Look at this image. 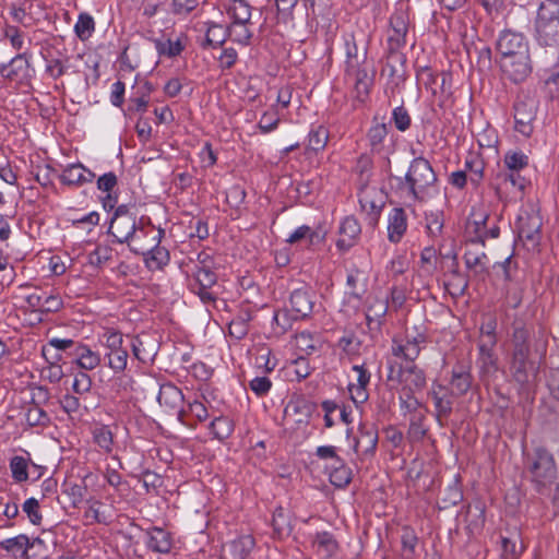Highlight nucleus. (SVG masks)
Instances as JSON below:
<instances>
[{
    "label": "nucleus",
    "mask_w": 559,
    "mask_h": 559,
    "mask_svg": "<svg viewBox=\"0 0 559 559\" xmlns=\"http://www.w3.org/2000/svg\"><path fill=\"white\" fill-rule=\"evenodd\" d=\"M156 49L159 55L167 56L169 58H174L179 56L183 49L185 45L180 38L176 40L167 39L165 41L158 40L156 43Z\"/></svg>",
    "instance_id": "obj_54"
},
{
    "label": "nucleus",
    "mask_w": 559,
    "mask_h": 559,
    "mask_svg": "<svg viewBox=\"0 0 559 559\" xmlns=\"http://www.w3.org/2000/svg\"><path fill=\"white\" fill-rule=\"evenodd\" d=\"M157 402L164 407L165 412L175 413L180 421H185L187 412L183 408V394L179 388L173 383L162 384L159 386Z\"/></svg>",
    "instance_id": "obj_14"
},
{
    "label": "nucleus",
    "mask_w": 559,
    "mask_h": 559,
    "mask_svg": "<svg viewBox=\"0 0 559 559\" xmlns=\"http://www.w3.org/2000/svg\"><path fill=\"white\" fill-rule=\"evenodd\" d=\"M535 39L538 45L559 49V4L540 3L535 19Z\"/></svg>",
    "instance_id": "obj_5"
},
{
    "label": "nucleus",
    "mask_w": 559,
    "mask_h": 559,
    "mask_svg": "<svg viewBox=\"0 0 559 559\" xmlns=\"http://www.w3.org/2000/svg\"><path fill=\"white\" fill-rule=\"evenodd\" d=\"M22 511L27 515L29 522L34 525H38L41 522V513L39 511L38 500L35 498H28L22 504Z\"/></svg>",
    "instance_id": "obj_61"
},
{
    "label": "nucleus",
    "mask_w": 559,
    "mask_h": 559,
    "mask_svg": "<svg viewBox=\"0 0 559 559\" xmlns=\"http://www.w3.org/2000/svg\"><path fill=\"white\" fill-rule=\"evenodd\" d=\"M407 32L408 20L406 13L403 11H395L390 17L388 47L392 50L403 48L406 45Z\"/></svg>",
    "instance_id": "obj_17"
},
{
    "label": "nucleus",
    "mask_w": 559,
    "mask_h": 559,
    "mask_svg": "<svg viewBox=\"0 0 559 559\" xmlns=\"http://www.w3.org/2000/svg\"><path fill=\"white\" fill-rule=\"evenodd\" d=\"M255 546L252 535H239L235 539L223 545V552L227 559H246Z\"/></svg>",
    "instance_id": "obj_24"
},
{
    "label": "nucleus",
    "mask_w": 559,
    "mask_h": 559,
    "mask_svg": "<svg viewBox=\"0 0 559 559\" xmlns=\"http://www.w3.org/2000/svg\"><path fill=\"white\" fill-rule=\"evenodd\" d=\"M147 548L154 552L167 554L173 547L171 536L160 527H153L147 532Z\"/></svg>",
    "instance_id": "obj_31"
},
{
    "label": "nucleus",
    "mask_w": 559,
    "mask_h": 559,
    "mask_svg": "<svg viewBox=\"0 0 559 559\" xmlns=\"http://www.w3.org/2000/svg\"><path fill=\"white\" fill-rule=\"evenodd\" d=\"M27 460L23 456H14L10 461V469L15 481L22 483L27 480Z\"/></svg>",
    "instance_id": "obj_57"
},
{
    "label": "nucleus",
    "mask_w": 559,
    "mask_h": 559,
    "mask_svg": "<svg viewBox=\"0 0 559 559\" xmlns=\"http://www.w3.org/2000/svg\"><path fill=\"white\" fill-rule=\"evenodd\" d=\"M276 19L278 23H293L295 12L299 11V0H275Z\"/></svg>",
    "instance_id": "obj_39"
},
{
    "label": "nucleus",
    "mask_w": 559,
    "mask_h": 559,
    "mask_svg": "<svg viewBox=\"0 0 559 559\" xmlns=\"http://www.w3.org/2000/svg\"><path fill=\"white\" fill-rule=\"evenodd\" d=\"M502 557L503 559H518L522 551V546H518L515 538L501 537Z\"/></svg>",
    "instance_id": "obj_64"
},
{
    "label": "nucleus",
    "mask_w": 559,
    "mask_h": 559,
    "mask_svg": "<svg viewBox=\"0 0 559 559\" xmlns=\"http://www.w3.org/2000/svg\"><path fill=\"white\" fill-rule=\"evenodd\" d=\"M372 193H376V189L370 190L368 187H361L359 192V204L365 212L373 214L377 218L382 210L383 202L381 200L377 202L372 198Z\"/></svg>",
    "instance_id": "obj_43"
},
{
    "label": "nucleus",
    "mask_w": 559,
    "mask_h": 559,
    "mask_svg": "<svg viewBox=\"0 0 559 559\" xmlns=\"http://www.w3.org/2000/svg\"><path fill=\"white\" fill-rule=\"evenodd\" d=\"M407 214L403 207H393L388 216V240L399 243L407 230Z\"/></svg>",
    "instance_id": "obj_23"
},
{
    "label": "nucleus",
    "mask_w": 559,
    "mask_h": 559,
    "mask_svg": "<svg viewBox=\"0 0 559 559\" xmlns=\"http://www.w3.org/2000/svg\"><path fill=\"white\" fill-rule=\"evenodd\" d=\"M192 281L189 284L191 292L200 297L204 304L214 302L216 297L211 288L217 283L215 269L189 270Z\"/></svg>",
    "instance_id": "obj_13"
},
{
    "label": "nucleus",
    "mask_w": 559,
    "mask_h": 559,
    "mask_svg": "<svg viewBox=\"0 0 559 559\" xmlns=\"http://www.w3.org/2000/svg\"><path fill=\"white\" fill-rule=\"evenodd\" d=\"M531 332L524 324L513 326L512 353L510 372L514 381L526 384L534 370V361L531 359Z\"/></svg>",
    "instance_id": "obj_3"
},
{
    "label": "nucleus",
    "mask_w": 559,
    "mask_h": 559,
    "mask_svg": "<svg viewBox=\"0 0 559 559\" xmlns=\"http://www.w3.org/2000/svg\"><path fill=\"white\" fill-rule=\"evenodd\" d=\"M187 414L185 415V421H181L182 424L193 427L194 424H191L189 421V418H195L197 421H204L209 417V412L204 404L199 401H193L188 403V408L186 409Z\"/></svg>",
    "instance_id": "obj_51"
},
{
    "label": "nucleus",
    "mask_w": 559,
    "mask_h": 559,
    "mask_svg": "<svg viewBox=\"0 0 559 559\" xmlns=\"http://www.w3.org/2000/svg\"><path fill=\"white\" fill-rule=\"evenodd\" d=\"M328 468L330 469V481L335 487L343 488L350 483L352 471L346 466L343 459L336 463H331Z\"/></svg>",
    "instance_id": "obj_36"
},
{
    "label": "nucleus",
    "mask_w": 559,
    "mask_h": 559,
    "mask_svg": "<svg viewBox=\"0 0 559 559\" xmlns=\"http://www.w3.org/2000/svg\"><path fill=\"white\" fill-rule=\"evenodd\" d=\"M513 110L514 130L523 136L530 138L534 132V122L536 120V100L528 96L518 98L514 102Z\"/></svg>",
    "instance_id": "obj_10"
},
{
    "label": "nucleus",
    "mask_w": 559,
    "mask_h": 559,
    "mask_svg": "<svg viewBox=\"0 0 559 559\" xmlns=\"http://www.w3.org/2000/svg\"><path fill=\"white\" fill-rule=\"evenodd\" d=\"M542 217L538 213H525L518 218L519 237L532 249H536L540 242Z\"/></svg>",
    "instance_id": "obj_15"
},
{
    "label": "nucleus",
    "mask_w": 559,
    "mask_h": 559,
    "mask_svg": "<svg viewBox=\"0 0 559 559\" xmlns=\"http://www.w3.org/2000/svg\"><path fill=\"white\" fill-rule=\"evenodd\" d=\"M454 396L452 392L441 384L432 388L431 397L439 420L448 418L452 413Z\"/></svg>",
    "instance_id": "obj_25"
},
{
    "label": "nucleus",
    "mask_w": 559,
    "mask_h": 559,
    "mask_svg": "<svg viewBox=\"0 0 559 559\" xmlns=\"http://www.w3.org/2000/svg\"><path fill=\"white\" fill-rule=\"evenodd\" d=\"M465 168L469 170V181L475 187H478L484 178V163L478 158L465 160Z\"/></svg>",
    "instance_id": "obj_58"
},
{
    "label": "nucleus",
    "mask_w": 559,
    "mask_h": 559,
    "mask_svg": "<svg viewBox=\"0 0 559 559\" xmlns=\"http://www.w3.org/2000/svg\"><path fill=\"white\" fill-rule=\"evenodd\" d=\"M346 286L350 297L360 300L367 292L368 278L364 271L357 266L347 270Z\"/></svg>",
    "instance_id": "obj_29"
},
{
    "label": "nucleus",
    "mask_w": 559,
    "mask_h": 559,
    "mask_svg": "<svg viewBox=\"0 0 559 559\" xmlns=\"http://www.w3.org/2000/svg\"><path fill=\"white\" fill-rule=\"evenodd\" d=\"M500 68L503 74L513 83L524 82L533 70L530 51L501 57Z\"/></svg>",
    "instance_id": "obj_11"
},
{
    "label": "nucleus",
    "mask_w": 559,
    "mask_h": 559,
    "mask_svg": "<svg viewBox=\"0 0 559 559\" xmlns=\"http://www.w3.org/2000/svg\"><path fill=\"white\" fill-rule=\"evenodd\" d=\"M313 408L314 406L312 403L302 397H297L290 400L286 404L284 408V416L286 418H292L295 423L298 424L305 423L310 418Z\"/></svg>",
    "instance_id": "obj_28"
},
{
    "label": "nucleus",
    "mask_w": 559,
    "mask_h": 559,
    "mask_svg": "<svg viewBox=\"0 0 559 559\" xmlns=\"http://www.w3.org/2000/svg\"><path fill=\"white\" fill-rule=\"evenodd\" d=\"M490 221L489 213L483 207H473L467 219L466 233L473 243L485 246L487 239H496L500 235V227L497 223L488 225Z\"/></svg>",
    "instance_id": "obj_8"
},
{
    "label": "nucleus",
    "mask_w": 559,
    "mask_h": 559,
    "mask_svg": "<svg viewBox=\"0 0 559 559\" xmlns=\"http://www.w3.org/2000/svg\"><path fill=\"white\" fill-rule=\"evenodd\" d=\"M94 442L105 452L109 453L114 445V436L111 430L106 426L95 427L93 429Z\"/></svg>",
    "instance_id": "obj_50"
},
{
    "label": "nucleus",
    "mask_w": 559,
    "mask_h": 559,
    "mask_svg": "<svg viewBox=\"0 0 559 559\" xmlns=\"http://www.w3.org/2000/svg\"><path fill=\"white\" fill-rule=\"evenodd\" d=\"M392 189L405 204L426 202L436 189L437 175L428 159L415 157L404 177H392Z\"/></svg>",
    "instance_id": "obj_2"
},
{
    "label": "nucleus",
    "mask_w": 559,
    "mask_h": 559,
    "mask_svg": "<svg viewBox=\"0 0 559 559\" xmlns=\"http://www.w3.org/2000/svg\"><path fill=\"white\" fill-rule=\"evenodd\" d=\"M425 419V413L420 412L417 414L409 415V427L407 431V438L412 442L421 441L426 433L427 428H425L423 421Z\"/></svg>",
    "instance_id": "obj_45"
},
{
    "label": "nucleus",
    "mask_w": 559,
    "mask_h": 559,
    "mask_svg": "<svg viewBox=\"0 0 559 559\" xmlns=\"http://www.w3.org/2000/svg\"><path fill=\"white\" fill-rule=\"evenodd\" d=\"M272 526L278 538L289 536L293 531L292 512L283 507H277L273 512Z\"/></svg>",
    "instance_id": "obj_32"
},
{
    "label": "nucleus",
    "mask_w": 559,
    "mask_h": 559,
    "mask_svg": "<svg viewBox=\"0 0 559 559\" xmlns=\"http://www.w3.org/2000/svg\"><path fill=\"white\" fill-rule=\"evenodd\" d=\"M337 346L347 355H358L361 341L354 332L346 331L343 336L340 337Z\"/></svg>",
    "instance_id": "obj_49"
},
{
    "label": "nucleus",
    "mask_w": 559,
    "mask_h": 559,
    "mask_svg": "<svg viewBox=\"0 0 559 559\" xmlns=\"http://www.w3.org/2000/svg\"><path fill=\"white\" fill-rule=\"evenodd\" d=\"M426 231L429 237L436 238L441 235L444 218L443 211H431L425 214Z\"/></svg>",
    "instance_id": "obj_47"
},
{
    "label": "nucleus",
    "mask_w": 559,
    "mask_h": 559,
    "mask_svg": "<svg viewBox=\"0 0 559 559\" xmlns=\"http://www.w3.org/2000/svg\"><path fill=\"white\" fill-rule=\"evenodd\" d=\"M372 160L367 155H361L356 163L355 173L358 175L361 187H367L371 178Z\"/></svg>",
    "instance_id": "obj_53"
},
{
    "label": "nucleus",
    "mask_w": 559,
    "mask_h": 559,
    "mask_svg": "<svg viewBox=\"0 0 559 559\" xmlns=\"http://www.w3.org/2000/svg\"><path fill=\"white\" fill-rule=\"evenodd\" d=\"M487 255L485 252L479 254L472 253L469 251L465 252L464 261L468 269L474 270L475 274H488V267L486 266L485 260Z\"/></svg>",
    "instance_id": "obj_55"
},
{
    "label": "nucleus",
    "mask_w": 559,
    "mask_h": 559,
    "mask_svg": "<svg viewBox=\"0 0 559 559\" xmlns=\"http://www.w3.org/2000/svg\"><path fill=\"white\" fill-rule=\"evenodd\" d=\"M528 478L537 492H543L557 478V464L552 453L544 447H537L525 456Z\"/></svg>",
    "instance_id": "obj_4"
},
{
    "label": "nucleus",
    "mask_w": 559,
    "mask_h": 559,
    "mask_svg": "<svg viewBox=\"0 0 559 559\" xmlns=\"http://www.w3.org/2000/svg\"><path fill=\"white\" fill-rule=\"evenodd\" d=\"M392 121L399 131L404 132L411 127L412 118L404 106H399L392 111Z\"/></svg>",
    "instance_id": "obj_60"
},
{
    "label": "nucleus",
    "mask_w": 559,
    "mask_h": 559,
    "mask_svg": "<svg viewBox=\"0 0 559 559\" xmlns=\"http://www.w3.org/2000/svg\"><path fill=\"white\" fill-rule=\"evenodd\" d=\"M425 342L423 334L405 337H393L391 354L394 358L404 359L408 364L402 366L396 360L388 359V381L397 383L405 392H420L426 386L425 372L414 361L420 354V344Z\"/></svg>",
    "instance_id": "obj_1"
},
{
    "label": "nucleus",
    "mask_w": 559,
    "mask_h": 559,
    "mask_svg": "<svg viewBox=\"0 0 559 559\" xmlns=\"http://www.w3.org/2000/svg\"><path fill=\"white\" fill-rule=\"evenodd\" d=\"M473 376L471 368L464 365L454 366L451 376V391L455 396L466 394L472 388Z\"/></svg>",
    "instance_id": "obj_27"
},
{
    "label": "nucleus",
    "mask_w": 559,
    "mask_h": 559,
    "mask_svg": "<svg viewBox=\"0 0 559 559\" xmlns=\"http://www.w3.org/2000/svg\"><path fill=\"white\" fill-rule=\"evenodd\" d=\"M95 27L96 23L94 17L86 12H82L79 14L74 25V33L80 40L85 41L93 36Z\"/></svg>",
    "instance_id": "obj_41"
},
{
    "label": "nucleus",
    "mask_w": 559,
    "mask_h": 559,
    "mask_svg": "<svg viewBox=\"0 0 559 559\" xmlns=\"http://www.w3.org/2000/svg\"><path fill=\"white\" fill-rule=\"evenodd\" d=\"M314 295L308 287H300L290 293L289 304L295 312L294 319H304L311 314L314 305Z\"/></svg>",
    "instance_id": "obj_20"
},
{
    "label": "nucleus",
    "mask_w": 559,
    "mask_h": 559,
    "mask_svg": "<svg viewBox=\"0 0 559 559\" xmlns=\"http://www.w3.org/2000/svg\"><path fill=\"white\" fill-rule=\"evenodd\" d=\"M496 341H480L478 345L479 357L478 362L480 365L481 373H493L497 371V356L493 353Z\"/></svg>",
    "instance_id": "obj_30"
},
{
    "label": "nucleus",
    "mask_w": 559,
    "mask_h": 559,
    "mask_svg": "<svg viewBox=\"0 0 559 559\" xmlns=\"http://www.w3.org/2000/svg\"><path fill=\"white\" fill-rule=\"evenodd\" d=\"M87 454V450H84V453L78 450V457L75 459L78 472L75 474V466L72 464V477L75 476L80 480V483H74L72 486V506L78 508L79 511H81L80 504H88L94 499L91 488L96 485L98 479L97 474L93 473L91 467L81 466V464H85L84 460H86Z\"/></svg>",
    "instance_id": "obj_6"
},
{
    "label": "nucleus",
    "mask_w": 559,
    "mask_h": 559,
    "mask_svg": "<svg viewBox=\"0 0 559 559\" xmlns=\"http://www.w3.org/2000/svg\"><path fill=\"white\" fill-rule=\"evenodd\" d=\"M199 7V0H171L170 13L175 16L187 17Z\"/></svg>",
    "instance_id": "obj_56"
},
{
    "label": "nucleus",
    "mask_w": 559,
    "mask_h": 559,
    "mask_svg": "<svg viewBox=\"0 0 559 559\" xmlns=\"http://www.w3.org/2000/svg\"><path fill=\"white\" fill-rule=\"evenodd\" d=\"M340 238L336 241V247L342 251L349 250L359 239L361 227L358 219L353 216H346L338 228Z\"/></svg>",
    "instance_id": "obj_21"
},
{
    "label": "nucleus",
    "mask_w": 559,
    "mask_h": 559,
    "mask_svg": "<svg viewBox=\"0 0 559 559\" xmlns=\"http://www.w3.org/2000/svg\"><path fill=\"white\" fill-rule=\"evenodd\" d=\"M328 139L329 133L324 127L319 126L318 128L312 129L308 135L307 150L313 152H319L323 150L328 143Z\"/></svg>",
    "instance_id": "obj_48"
},
{
    "label": "nucleus",
    "mask_w": 559,
    "mask_h": 559,
    "mask_svg": "<svg viewBox=\"0 0 559 559\" xmlns=\"http://www.w3.org/2000/svg\"><path fill=\"white\" fill-rule=\"evenodd\" d=\"M314 544L318 545V547L322 548L329 555L334 554L338 548L337 542L335 540L334 536L329 532L317 533Z\"/></svg>",
    "instance_id": "obj_62"
},
{
    "label": "nucleus",
    "mask_w": 559,
    "mask_h": 559,
    "mask_svg": "<svg viewBox=\"0 0 559 559\" xmlns=\"http://www.w3.org/2000/svg\"><path fill=\"white\" fill-rule=\"evenodd\" d=\"M416 392H405L400 390V408L404 416L423 412V404L415 396Z\"/></svg>",
    "instance_id": "obj_46"
},
{
    "label": "nucleus",
    "mask_w": 559,
    "mask_h": 559,
    "mask_svg": "<svg viewBox=\"0 0 559 559\" xmlns=\"http://www.w3.org/2000/svg\"><path fill=\"white\" fill-rule=\"evenodd\" d=\"M191 266L189 270H211L216 269L214 257L207 251L197 253V258L190 259Z\"/></svg>",
    "instance_id": "obj_63"
},
{
    "label": "nucleus",
    "mask_w": 559,
    "mask_h": 559,
    "mask_svg": "<svg viewBox=\"0 0 559 559\" xmlns=\"http://www.w3.org/2000/svg\"><path fill=\"white\" fill-rule=\"evenodd\" d=\"M353 370L357 373V383H350L348 390L353 402L361 404L368 400L367 386L371 374L362 365H354Z\"/></svg>",
    "instance_id": "obj_26"
},
{
    "label": "nucleus",
    "mask_w": 559,
    "mask_h": 559,
    "mask_svg": "<svg viewBox=\"0 0 559 559\" xmlns=\"http://www.w3.org/2000/svg\"><path fill=\"white\" fill-rule=\"evenodd\" d=\"M527 181L520 174L499 171L490 181L496 197L501 202L512 198H523Z\"/></svg>",
    "instance_id": "obj_9"
},
{
    "label": "nucleus",
    "mask_w": 559,
    "mask_h": 559,
    "mask_svg": "<svg viewBox=\"0 0 559 559\" xmlns=\"http://www.w3.org/2000/svg\"><path fill=\"white\" fill-rule=\"evenodd\" d=\"M250 24L251 23L231 22L227 27V34L231 37L233 41L248 46L250 45L253 36L252 32L249 29Z\"/></svg>",
    "instance_id": "obj_42"
},
{
    "label": "nucleus",
    "mask_w": 559,
    "mask_h": 559,
    "mask_svg": "<svg viewBox=\"0 0 559 559\" xmlns=\"http://www.w3.org/2000/svg\"><path fill=\"white\" fill-rule=\"evenodd\" d=\"M128 347L110 350L106 353V357L108 359V366L115 371V372H121L127 367L128 361Z\"/></svg>",
    "instance_id": "obj_52"
},
{
    "label": "nucleus",
    "mask_w": 559,
    "mask_h": 559,
    "mask_svg": "<svg viewBox=\"0 0 559 559\" xmlns=\"http://www.w3.org/2000/svg\"><path fill=\"white\" fill-rule=\"evenodd\" d=\"M346 80L353 83L356 98L364 102L373 85L374 81V69L368 63L365 67L350 72L345 75Z\"/></svg>",
    "instance_id": "obj_16"
},
{
    "label": "nucleus",
    "mask_w": 559,
    "mask_h": 559,
    "mask_svg": "<svg viewBox=\"0 0 559 559\" xmlns=\"http://www.w3.org/2000/svg\"><path fill=\"white\" fill-rule=\"evenodd\" d=\"M27 69V60L22 55H19L14 57L8 64L2 66L0 73L5 79L19 80L26 75Z\"/></svg>",
    "instance_id": "obj_35"
},
{
    "label": "nucleus",
    "mask_w": 559,
    "mask_h": 559,
    "mask_svg": "<svg viewBox=\"0 0 559 559\" xmlns=\"http://www.w3.org/2000/svg\"><path fill=\"white\" fill-rule=\"evenodd\" d=\"M138 479H139V481H142L146 493H151V492L157 493L158 488L163 484L162 477L158 474H156L150 469L143 471L142 475Z\"/></svg>",
    "instance_id": "obj_59"
},
{
    "label": "nucleus",
    "mask_w": 559,
    "mask_h": 559,
    "mask_svg": "<svg viewBox=\"0 0 559 559\" xmlns=\"http://www.w3.org/2000/svg\"><path fill=\"white\" fill-rule=\"evenodd\" d=\"M528 156L522 151H509L504 154L503 163L510 173L519 174L528 166Z\"/></svg>",
    "instance_id": "obj_44"
},
{
    "label": "nucleus",
    "mask_w": 559,
    "mask_h": 559,
    "mask_svg": "<svg viewBox=\"0 0 559 559\" xmlns=\"http://www.w3.org/2000/svg\"><path fill=\"white\" fill-rule=\"evenodd\" d=\"M417 79L426 88L430 90L433 95L451 93V74L448 72L433 73L429 68H423L417 73Z\"/></svg>",
    "instance_id": "obj_19"
},
{
    "label": "nucleus",
    "mask_w": 559,
    "mask_h": 559,
    "mask_svg": "<svg viewBox=\"0 0 559 559\" xmlns=\"http://www.w3.org/2000/svg\"><path fill=\"white\" fill-rule=\"evenodd\" d=\"M497 49L501 57L530 51L524 35L510 29L503 31L497 41Z\"/></svg>",
    "instance_id": "obj_18"
},
{
    "label": "nucleus",
    "mask_w": 559,
    "mask_h": 559,
    "mask_svg": "<svg viewBox=\"0 0 559 559\" xmlns=\"http://www.w3.org/2000/svg\"><path fill=\"white\" fill-rule=\"evenodd\" d=\"M324 240V230L321 228L313 229L308 225H301L289 235L286 242L295 245L305 241L308 249H313L314 247L322 245Z\"/></svg>",
    "instance_id": "obj_22"
},
{
    "label": "nucleus",
    "mask_w": 559,
    "mask_h": 559,
    "mask_svg": "<svg viewBox=\"0 0 559 559\" xmlns=\"http://www.w3.org/2000/svg\"><path fill=\"white\" fill-rule=\"evenodd\" d=\"M209 429L215 439L224 441L234 432V423L227 416H218L210 423Z\"/></svg>",
    "instance_id": "obj_37"
},
{
    "label": "nucleus",
    "mask_w": 559,
    "mask_h": 559,
    "mask_svg": "<svg viewBox=\"0 0 559 559\" xmlns=\"http://www.w3.org/2000/svg\"><path fill=\"white\" fill-rule=\"evenodd\" d=\"M31 539L24 535H17L15 537L7 538L0 542V547L14 556L20 555L21 557L27 556L29 549Z\"/></svg>",
    "instance_id": "obj_38"
},
{
    "label": "nucleus",
    "mask_w": 559,
    "mask_h": 559,
    "mask_svg": "<svg viewBox=\"0 0 559 559\" xmlns=\"http://www.w3.org/2000/svg\"><path fill=\"white\" fill-rule=\"evenodd\" d=\"M136 231H143L138 225V216L128 205H119L110 218L108 234L118 243H130Z\"/></svg>",
    "instance_id": "obj_7"
},
{
    "label": "nucleus",
    "mask_w": 559,
    "mask_h": 559,
    "mask_svg": "<svg viewBox=\"0 0 559 559\" xmlns=\"http://www.w3.org/2000/svg\"><path fill=\"white\" fill-rule=\"evenodd\" d=\"M73 355L78 367L84 370H92L100 362L99 355L83 344L75 347Z\"/></svg>",
    "instance_id": "obj_34"
},
{
    "label": "nucleus",
    "mask_w": 559,
    "mask_h": 559,
    "mask_svg": "<svg viewBox=\"0 0 559 559\" xmlns=\"http://www.w3.org/2000/svg\"><path fill=\"white\" fill-rule=\"evenodd\" d=\"M227 14L233 22L251 23V7L246 0H231L227 8Z\"/></svg>",
    "instance_id": "obj_40"
},
{
    "label": "nucleus",
    "mask_w": 559,
    "mask_h": 559,
    "mask_svg": "<svg viewBox=\"0 0 559 559\" xmlns=\"http://www.w3.org/2000/svg\"><path fill=\"white\" fill-rule=\"evenodd\" d=\"M378 430L374 425L362 423L353 439V450L361 461L372 457L377 451Z\"/></svg>",
    "instance_id": "obj_12"
},
{
    "label": "nucleus",
    "mask_w": 559,
    "mask_h": 559,
    "mask_svg": "<svg viewBox=\"0 0 559 559\" xmlns=\"http://www.w3.org/2000/svg\"><path fill=\"white\" fill-rule=\"evenodd\" d=\"M163 230H159L158 236L154 238L157 240V242H159ZM142 254L145 255V262L147 266L151 269L159 270L169 262L168 250L164 247L158 246V243H156L153 248L147 250V252L143 251Z\"/></svg>",
    "instance_id": "obj_33"
}]
</instances>
